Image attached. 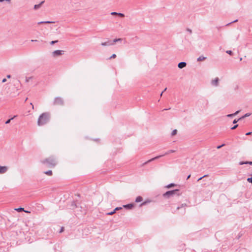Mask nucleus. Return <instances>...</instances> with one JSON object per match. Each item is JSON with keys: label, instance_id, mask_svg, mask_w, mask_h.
Wrapping results in <instances>:
<instances>
[{"label": "nucleus", "instance_id": "nucleus-25", "mask_svg": "<svg viewBox=\"0 0 252 252\" xmlns=\"http://www.w3.org/2000/svg\"><path fill=\"white\" fill-rule=\"evenodd\" d=\"M115 212H115V210H113V211H112V212H110L107 213L106 214V215H113L114 213H115Z\"/></svg>", "mask_w": 252, "mask_h": 252}, {"label": "nucleus", "instance_id": "nucleus-37", "mask_svg": "<svg viewBox=\"0 0 252 252\" xmlns=\"http://www.w3.org/2000/svg\"><path fill=\"white\" fill-rule=\"evenodd\" d=\"M121 209H122V207H116V208L114 209V210H115V212H116V211L120 210H121Z\"/></svg>", "mask_w": 252, "mask_h": 252}, {"label": "nucleus", "instance_id": "nucleus-49", "mask_svg": "<svg viewBox=\"0 0 252 252\" xmlns=\"http://www.w3.org/2000/svg\"><path fill=\"white\" fill-rule=\"evenodd\" d=\"M37 41V40H33V39L31 40L32 42H36Z\"/></svg>", "mask_w": 252, "mask_h": 252}, {"label": "nucleus", "instance_id": "nucleus-36", "mask_svg": "<svg viewBox=\"0 0 252 252\" xmlns=\"http://www.w3.org/2000/svg\"><path fill=\"white\" fill-rule=\"evenodd\" d=\"M238 125H235L234 126H233V127H231V129H236L237 127H238Z\"/></svg>", "mask_w": 252, "mask_h": 252}, {"label": "nucleus", "instance_id": "nucleus-22", "mask_svg": "<svg viewBox=\"0 0 252 252\" xmlns=\"http://www.w3.org/2000/svg\"><path fill=\"white\" fill-rule=\"evenodd\" d=\"M71 209H74L75 208H76L77 207L76 206V204H75V203L74 202H72V203H71Z\"/></svg>", "mask_w": 252, "mask_h": 252}, {"label": "nucleus", "instance_id": "nucleus-44", "mask_svg": "<svg viewBox=\"0 0 252 252\" xmlns=\"http://www.w3.org/2000/svg\"><path fill=\"white\" fill-rule=\"evenodd\" d=\"M6 81V78L3 79L2 80V81H1L2 83H5Z\"/></svg>", "mask_w": 252, "mask_h": 252}, {"label": "nucleus", "instance_id": "nucleus-12", "mask_svg": "<svg viewBox=\"0 0 252 252\" xmlns=\"http://www.w3.org/2000/svg\"><path fill=\"white\" fill-rule=\"evenodd\" d=\"M44 2V1H42L40 3H39L38 4H35L34 5V9L35 10H37L38 9H39L41 6L42 5V4H43Z\"/></svg>", "mask_w": 252, "mask_h": 252}, {"label": "nucleus", "instance_id": "nucleus-28", "mask_svg": "<svg viewBox=\"0 0 252 252\" xmlns=\"http://www.w3.org/2000/svg\"><path fill=\"white\" fill-rule=\"evenodd\" d=\"M117 15H118L121 17H124L125 16V15L122 13H118Z\"/></svg>", "mask_w": 252, "mask_h": 252}, {"label": "nucleus", "instance_id": "nucleus-21", "mask_svg": "<svg viewBox=\"0 0 252 252\" xmlns=\"http://www.w3.org/2000/svg\"><path fill=\"white\" fill-rule=\"evenodd\" d=\"M16 117V116H14L13 117L11 118V119H8V120H7L6 122H5V124H8L9 123H10L11 120H13L14 118H15Z\"/></svg>", "mask_w": 252, "mask_h": 252}, {"label": "nucleus", "instance_id": "nucleus-52", "mask_svg": "<svg viewBox=\"0 0 252 252\" xmlns=\"http://www.w3.org/2000/svg\"><path fill=\"white\" fill-rule=\"evenodd\" d=\"M163 93V92H161V94H160V96H162V95Z\"/></svg>", "mask_w": 252, "mask_h": 252}, {"label": "nucleus", "instance_id": "nucleus-29", "mask_svg": "<svg viewBox=\"0 0 252 252\" xmlns=\"http://www.w3.org/2000/svg\"><path fill=\"white\" fill-rule=\"evenodd\" d=\"M208 176V175H204L203 176L199 178L198 180H197V181H199L200 180H201L202 179H203V178L204 177H207Z\"/></svg>", "mask_w": 252, "mask_h": 252}, {"label": "nucleus", "instance_id": "nucleus-8", "mask_svg": "<svg viewBox=\"0 0 252 252\" xmlns=\"http://www.w3.org/2000/svg\"><path fill=\"white\" fill-rule=\"evenodd\" d=\"M219 79L217 77L215 79L212 80L211 84L214 86H218L219 85Z\"/></svg>", "mask_w": 252, "mask_h": 252}, {"label": "nucleus", "instance_id": "nucleus-3", "mask_svg": "<svg viewBox=\"0 0 252 252\" xmlns=\"http://www.w3.org/2000/svg\"><path fill=\"white\" fill-rule=\"evenodd\" d=\"M175 195H176L177 196H179L180 195L179 189L167 191L163 194V196L165 197L169 198L170 196H173Z\"/></svg>", "mask_w": 252, "mask_h": 252}, {"label": "nucleus", "instance_id": "nucleus-35", "mask_svg": "<svg viewBox=\"0 0 252 252\" xmlns=\"http://www.w3.org/2000/svg\"><path fill=\"white\" fill-rule=\"evenodd\" d=\"M187 31L190 34L192 33V30L188 28Z\"/></svg>", "mask_w": 252, "mask_h": 252}, {"label": "nucleus", "instance_id": "nucleus-9", "mask_svg": "<svg viewBox=\"0 0 252 252\" xmlns=\"http://www.w3.org/2000/svg\"><path fill=\"white\" fill-rule=\"evenodd\" d=\"M186 206V204H182L180 206H179L177 208V210H179L180 209H183V211L182 214H184L186 212V209L185 207Z\"/></svg>", "mask_w": 252, "mask_h": 252}, {"label": "nucleus", "instance_id": "nucleus-26", "mask_svg": "<svg viewBox=\"0 0 252 252\" xmlns=\"http://www.w3.org/2000/svg\"><path fill=\"white\" fill-rule=\"evenodd\" d=\"M32 79V77H26V82H28L30 81V80H31Z\"/></svg>", "mask_w": 252, "mask_h": 252}, {"label": "nucleus", "instance_id": "nucleus-40", "mask_svg": "<svg viewBox=\"0 0 252 252\" xmlns=\"http://www.w3.org/2000/svg\"><path fill=\"white\" fill-rule=\"evenodd\" d=\"M227 117H232L234 116L233 114H228L226 116Z\"/></svg>", "mask_w": 252, "mask_h": 252}, {"label": "nucleus", "instance_id": "nucleus-13", "mask_svg": "<svg viewBox=\"0 0 252 252\" xmlns=\"http://www.w3.org/2000/svg\"><path fill=\"white\" fill-rule=\"evenodd\" d=\"M133 205H134L133 204H128L126 205H123V207L126 209H130L133 207Z\"/></svg>", "mask_w": 252, "mask_h": 252}, {"label": "nucleus", "instance_id": "nucleus-7", "mask_svg": "<svg viewBox=\"0 0 252 252\" xmlns=\"http://www.w3.org/2000/svg\"><path fill=\"white\" fill-rule=\"evenodd\" d=\"M8 170V167L6 166L0 165V174H2L5 173Z\"/></svg>", "mask_w": 252, "mask_h": 252}, {"label": "nucleus", "instance_id": "nucleus-15", "mask_svg": "<svg viewBox=\"0 0 252 252\" xmlns=\"http://www.w3.org/2000/svg\"><path fill=\"white\" fill-rule=\"evenodd\" d=\"M207 58L205 57H204L203 56H199L197 59V61L198 62H200L205 60Z\"/></svg>", "mask_w": 252, "mask_h": 252}, {"label": "nucleus", "instance_id": "nucleus-51", "mask_svg": "<svg viewBox=\"0 0 252 252\" xmlns=\"http://www.w3.org/2000/svg\"><path fill=\"white\" fill-rule=\"evenodd\" d=\"M190 177V175H189L188 177H187V179H189V178Z\"/></svg>", "mask_w": 252, "mask_h": 252}, {"label": "nucleus", "instance_id": "nucleus-24", "mask_svg": "<svg viewBox=\"0 0 252 252\" xmlns=\"http://www.w3.org/2000/svg\"><path fill=\"white\" fill-rule=\"evenodd\" d=\"M122 40V38H116V39H115L114 40H113V43L114 44V43L116 42H118V41H121Z\"/></svg>", "mask_w": 252, "mask_h": 252}, {"label": "nucleus", "instance_id": "nucleus-16", "mask_svg": "<svg viewBox=\"0 0 252 252\" xmlns=\"http://www.w3.org/2000/svg\"><path fill=\"white\" fill-rule=\"evenodd\" d=\"M142 200H143L142 197L140 196H139L136 198L135 202H141Z\"/></svg>", "mask_w": 252, "mask_h": 252}, {"label": "nucleus", "instance_id": "nucleus-50", "mask_svg": "<svg viewBox=\"0 0 252 252\" xmlns=\"http://www.w3.org/2000/svg\"><path fill=\"white\" fill-rule=\"evenodd\" d=\"M30 104H31V105H32V109H34V106H33V105L32 103H30Z\"/></svg>", "mask_w": 252, "mask_h": 252}, {"label": "nucleus", "instance_id": "nucleus-2", "mask_svg": "<svg viewBox=\"0 0 252 252\" xmlns=\"http://www.w3.org/2000/svg\"><path fill=\"white\" fill-rule=\"evenodd\" d=\"M43 163H46L49 167H54L56 164L57 161L56 159L53 157H50L42 161Z\"/></svg>", "mask_w": 252, "mask_h": 252}, {"label": "nucleus", "instance_id": "nucleus-56", "mask_svg": "<svg viewBox=\"0 0 252 252\" xmlns=\"http://www.w3.org/2000/svg\"><path fill=\"white\" fill-rule=\"evenodd\" d=\"M27 99H28V98H26L25 99V101H27Z\"/></svg>", "mask_w": 252, "mask_h": 252}, {"label": "nucleus", "instance_id": "nucleus-45", "mask_svg": "<svg viewBox=\"0 0 252 252\" xmlns=\"http://www.w3.org/2000/svg\"><path fill=\"white\" fill-rule=\"evenodd\" d=\"M63 231V227H62L61 228V230H60V232H62Z\"/></svg>", "mask_w": 252, "mask_h": 252}, {"label": "nucleus", "instance_id": "nucleus-5", "mask_svg": "<svg viewBox=\"0 0 252 252\" xmlns=\"http://www.w3.org/2000/svg\"><path fill=\"white\" fill-rule=\"evenodd\" d=\"M63 53H64V51H63V50H55L54 52H53L52 53V55L53 57H56L58 56H61L62 55H63Z\"/></svg>", "mask_w": 252, "mask_h": 252}, {"label": "nucleus", "instance_id": "nucleus-11", "mask_svg": "<svg viewBox=\"0 0 252 252\" xmlns=\"http://www.w3.org/2000/svg\"><path fill=\"white\" fill-rule=\"evenodd\" d=\"M101 45L103 46H110L113 45V43H111L110 41L105 42H102Z\"/></svg>", "mask_w": 252, "mask_h": 252}, {"label": "nucleus", "instance_id": "nucleus-18", "mask_svg": "<svg viewBox=\"0 0 252 252\" xmlns=\"http://www.w3.org/2000/svg\"><path fill=\"white\" fill-rule=\"evenodd\" d=\"M15 210L17 211L18 212L25 211V212H29L28 211H25L24 209L21 207L15 209Z\"/></svg>", "mask_w": 252, "mask_h": 252}, {"label": "nucleus", "instance_id": "nucleus-42", "mask_svg": "<svg viewBox=\"0 0 252 252\" xmlns=\"http://www.w3.org/2000/svg\"><path fill=\"white\" fill-rule=\"evenodd\" d=\"M224 146V144H222V145H221L218 146L217 147V149H220V148L222 147H223V146Z\"/></svg>", "mask_w": 252, "mask_h": 252}, {"label": "nucleus", "instance_id": "nucleus-53", "mask_svg": "<svg viewBox=\"0 0 252 252\" xmlns=\"http://www.w3.org/2000/svg\"><path fill=\"white\" fill-rule=\"evenodd\" d=\"M166 90H167V88H165V89H163V92H165Z\"/></svg>", "mask_w": 252, "mask_h": 252}, {"label": "nucleus", "instance_id": "nucleus-41", "mask_svg": "<svg viewBox=\"0 0 252 252\" xmlns=\"http://www.w3.org/2000/svg\"><path fill=\"white\" fill-rule=\"evenodd\" d=\"M240 119H235L233 122V124H236L238 122V121Z\"/></svg>", "mask_w": 252, "mask_h": 252}, {"label": "nucleus", "instance_id": "nucleus-31", "mask_svg": "<svg viewBox=\"0 0 252 252\" xmlns=\"http://www.w3.org/2000/svg\"><path fill=\"white\" fill-rule=\"evenodd\" d=\"M58 42V40L52 41L50 42V44H51V45H53V44H54L55 43H57Z\"/></svg>", "mask_w": 252, "mask_h": 252}, {"label": "nucleus", "instance_id": "nucleus-39", "mask_svg": "<svg viewBox=\"0 0 252 252\" xmlns=\"http://www.w3.org/2000/svg\"><path fill=\"white\" fill-rule=\"evenodd\" d=\"M240 112V111L238 110V111H237L236 112H235L234 113H233L234 115V116L237 115Z\"/></svg>", "mask_w": 252, "mask_h": 252}, {"label": "nucleus", "instance_id": "nucleus-34", "mask_svg": "<svg viewBox=\"0 0 252 252\" xmlns=\"http://www.w3.org/2000/svg\"><path fill=\"white\" fill-rule=\"evenodd\" d=\"M226 53L230 55L232 54V52L231 50H227L226 51Z\"/></svg>", "mask_w": 252, "mask_h": 252}, {"label": "nucleus", "instance_id": "nucleus-47", "mask_svg": "<svg viewBox=\"0 0 252 252\" xmlns=\"http://www.w3.org/2000/svg\"><path fill=\"white\" fill-rule=\"evenodd\" d=\"M4 1H6L9 3H10L11 2V0H4Z\"/></svg>", "mask_w": 252, "mask_h": 252}, {"label": "nucleus", "instance_id": "nucleus-14", "mask_svg": "<svg viewBox=\"0 0 252 252\" xmlns=\"http://www.w3.org/2000/svg\"><path fill=\"white\" fill-rule=\"evenodd\" d=\"M55 22L54 21H41L38 23V24H51V23H54Z\"/></svg>", "mask_w": 252, "mask_h": 252}, {"label": "nucleus", "instance_id": "nucleus-32", "mask_svg": "<svg viewBox=\"0 0 252 252\" xmlns=\"http://www.w3.org/2000/svg\"><path fill=\"white\" fill-rule=\"evenodd\" d=\"M116 57V54H113L110 57V59H114Z\"/></svg>", "mask_w": 252, "mask_h": 252}, {"label": "nucleus", "instance_id": "nucleus-1", "mask_svg": "<svg viewBox=\"0 0 252 252\" xmlns=\"http://www.w3.org/2000/svg\"><path fill=\"white\" fill-rule=\"evenodd\" d=\"M50 114L48 112H45L40 115L38 119L37 125L42 126L46 124L49 121Z\"/></svg>", "mask_w": 252, "mask_h": 252}, {"label": "nucleus", "instance_id": "nucleus-27", "mask_svg": "<svg viewBox=\"0 0 252 252\" xmlns=\"http://www.w3.org/2000/svg\"><path fill=\"white\" fill-rule=\"evenodd\" d=\"M247 181L249 182V183H251L252 184V177H251V178H248L247 179Z\"/></svg>", "mask_w": 252, "mask_h": 252}, {"label": "nucleus", "instance_id": "nucleus-46", "mask_svg": "<svg viewBox=\"0 0 252 252\" xmlns=\"http://www.w3.org/2000/svg\"><path fill=\"white\" fill-rule=\"evenodd\" d=\"M146 203V202H143V203L140 205V206L144 205H145Z\"/></svg>", "mask_w": 252, "mask_h": 252}, {"label": "nucleus", "instance_id": "nucleus-57", "mask_svg": "<svg viewBox=\"0 0 252 252\" xmlns=\"http://www.w3.org/2000/svg\"><path fill=\"white\" fill-rule=\"evenodd\" d=\"M251 175L252 176V174H251Z\"/></svg>", "mask_w": 252, "mask_h": 252}, {"label": "nucleus", "instance_id": "nucleus-6", "mask_svg": "<svg viewBox=\"0 0 252 252\" xmlns=\"http://www.w3.org/2000/svg\"><path fill=\"white\" fill-rule=\"evenodd\" d=\"M54 104L55 105H62L63 104V99L60 97H57L55 98Z\"/></svg>", "mask_w": 252, "mask_h": 252}, {"label": "nucleus", "instance_id": "nucleus-23", "mask_svg": "<svg viewBox=\"0 0 252 252\" xmlns=\"http://www.w3.org/2000/svg\"><path fill=\"white\" fill-rule=\"evenodd\" d=\"M177 133V130L176 129H174L172 131L171 133V136H174L176 135Z\"/></svg>", "mask_w": 252, "mask_h": 252}, {"label": "nucleus", "instance_id": "nucleus-54", "mask_svg": "<svg viewBox=\"0 0 252 252\" xmlns=\"http://www.w3.org/2000/svg\"><path fill=\"white\" fill-rule=\"evenodd\" d=\"M169 109H170V108H169V109H164L163 110V111L167 110H169Z\"/></svg>", "mask_w": 252, "mask_h": 252}, {"label": "nucleus", "instance_id": "nucleus-17", "mask_svg": "<svg viewBox=\"0 0 252 252\" xmlns=\"http://www.w3.org/2000/svg\"><path fill=\"white\" fill-rule=\"evenodd\" d=\"M239 164L240 165H243V164H249L250 165H252V161H246V162H240L239 163Z\"/></svg>", "mask_w": 252, "mask_h": 252}, {"label": "nucleus", "instance_id": "nucleus-30", "mask_svg": "<svg viewBox=\"0 0 252 252\" xmlns=\"http://www.w3.org/2000/svg\"><path fill=\"white\" fill-rule=\"evenodd\" d=\"M237 21H238V20H237V19H236V20H234V21H232V22H230V23H228L227 24H226V26H228V25H229L230 24H232V23H235V22H237Z\"/></svg>", "mask_w": 252, "mask_h": 252}, {"label": "nucleus", "instance_id": "nucleus-20", "mask_svg": "<svg viewBox=\"0 0 252 252\" xmlns=\"http://www.w3.org/2000/svg\"><path fill=\"white\" fill-rule=\"evenodd\" d=\"M44 173L49 176H51L52 174V171L51 170H48V171H45L44 172Z\"/></svg>", "mask_w": 252, "mask_h": 252}, {"label": "nucleus", "instance_id": "nucleus-43", "mask_svg": "<svg viewBox=\"0 0 252 252\" xmlns=\"http://www.w3.org/2000/svg\"><path fill=\"white\" fill-rule=\"evenodd\" d=\"M251 134H252V132H248L246 134V135H250Z\"/></svg>", "mask_w": 252, "mask_h": 252}, {"label": "nucleus", "instance_id": "nucleus-55", "mask_svg": "<svg viewBox=\"0 0 252 252\" xmlns=\"http://www.w3.org/2000/svg\"><path fill=\"white\" fill-rule=\"evenodd\" d=\"M3 1H4V0H0V2H2Z\"/></svg>", "mask_w": 252, "mask_h": 252}, {"label": "nucleus", "instance_id": "nucleus-48", "mask_svg": "<svg viewBox=\"0 0 252 252\" xmlns=\"http://www.w3.org/2000/svg\"><path fill=\"white\" fill-rule=\"evenodd\" d=\"M7 78H11V75H9H9H7Z\"/></svg>", "mask_w": 252, "mask_h": 252}, {"label": "nucleus", "instance_id": "nucleus-19", "mask_svg": "<svg viewBox=\"0 0 252 252\" xmlns=\"http://www.w3.org/2000/svg\"><path fill=\"white\" fill-rule=\"evenodd\" d=\"M251 115V113H246L245 115L239 118V119H243L246 117H249Z\"/></svg>", "mask_w": 252, "mask_h": 252}, {"label": "nucleus", "instance_id": "nucleus-38", "mask_svg": "<svg viewBox=\"0 0 252 252\" xmlns=\"http://www.w3.org/2000/svg\"><path fill=\"white\" fill-rule=\"evenodd\" d=\"M111 14L112 15H117L118 13L116 12H112L111 13Z\"/></svg>", "mask_w": 252, "mask_h": 252}, {"label": "nucleus", "instance_id": "nucleus-10", "mask_svg": "<svg viewBox=\"0 0 252 252\" xmlns=\"http://www.w3.org/2000/svg\"><path fill=\"white\" fill-rule=\"evenodd\" d=\"M187 65V63L186 62H180L178 63V67L179 68H183L184 67H185Z\"/></svg>", "mask_w": 252, "mask_h": 252}, {"label": "nucleus", "instance_id": "nucleus-4", "mask_svg": "<svg viewBox=\"0 0 252 252\" xmlns=\"http://www.w3.org/2000/svg\"><path fill=\"white\" fill-rule=\"evenodd\" d=\"M175 151H176L175 150H170L167 151V152H166L164 155H159V156H158L157 157H155L154 158H152L149 159L147 161H146L145 163H144L143 165H145V164H147V163H149L150 162H151V161H153V160H155L156 159H158V158H159L160 157H162L164 156V155H166L172 153H174V152H175Z\"/></svg>", "mask_w": 252, "mask_h": 252}, {"label": "nucleus", "instance_id": "nucleus-33", "mask_svg": "<svg viewBox=\"0 0 252 252\" xmlns=\"http://www.w3.org/2000/svg\"><path fill=\"white\" fill-rule=\"evenodd\" d=\"M175 186V184L171 183V184H170L168 185L167 186V187L168 188H170V187H173V186Z\"/></svg>", "mask_w": 252, "mask_h": 252}]
</instances>
